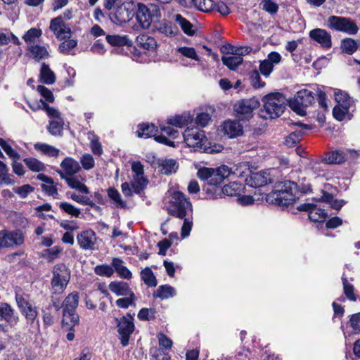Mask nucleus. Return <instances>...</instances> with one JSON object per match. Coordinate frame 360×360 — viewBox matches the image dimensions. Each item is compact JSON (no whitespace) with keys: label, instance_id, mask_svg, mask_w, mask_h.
Segmentation results:
<instances>
[{"label":"nucleus","instance_id":"obj_63","mask_svg":"<svg viewBox=\"0 0 360 360\" xmlns=\"http://www.w3.org/2000/svg\"><path fill=\"white\" fill-rule=\"evenodd\" d=\"M274 65L269 62L266 59L260 63L259 70L260 72L265 77H268L273 71Z\"/></svg>","mask_w":360,"mask_h":360},{"label":"nucleus","instance_id":"obj_7","mask_svg":"<svg viewBox=\"0 0 360 360\" xmlns=\"http://www.w3.org/2000/svg\"><path fill=\"white\" fill-rule=\"evenodd\" d=\"M314 98L311 91L302 89L297 92L294 100L290 101L291 109L300 115H305V108L314 102Z\"/></svg>","mask_w":360,"mask_h":360},{"label":"nucleus","instance_id":"obj_58","mask_svg":"<svg viewBox=\"0 0 360 360\" xmlns=\"http://www.w3.org/2000/svg\"><path fill=\"white\" fill-rule=\"evenodd\" d=\"M260 5L262 6L263 10L271 14L276 13L278 10V4L271 0H263Z\"/></svg>","mask_w":360,"mask_h":360},{"label":"nucleus","instance_id":"obj_54","mask_svg":"<svg viewBox=\"0 0 360 360\" xmlns=\"http://www.w3.org/2000/svg\"><path fill=\"white\" fill-rule=\"evenodd\" d=\"M82 167L86 170L91 169L95 165L94 159L91 155L86 153L80 158Z\"/></svg>","mask_w":360,"mask_h":360},{"label":"nucleus","instance_id":"obj_3","mask_svg":"<svg viewBox=\"0 0 360 360\" xmlns=\"http://www.w3.org/2000/svg\"><path fill=\"white\" fill-rule=\"evenodd\" d=\"M79 304V295L76 292L69 294L62 304L63 308V328L72 330L79 323V318L76 312Z\"/></svg>","mask_w":360,"mask_h":360},{"label":"nucleus","instance_id":"obj_27","mask_svg":"<svg viewBox=\"0 0 360 360\" xmlns=\"http://www.w3.org/2000/svg\"><path fill=\"white\" fill-rule=\"evenodd\" d=\"M56 75L50 67L46 63H42L39 72V80L46 84H52L56 82Z\"/></svg>","mask_w":360,"mask_h":360},{"label":"nucleus","instance_id":"obj_15","mask_svg":"<svg viewBox=\"0 0 360 360\" xmlns=\"http://www.w3.org/2000/svg\"><path fill=\"white\" fill-rule=\"evenodd\" d=\"M117 328L121 344L123 347H126L128 345L129 337L134 330L133 318L130 315L123 316L119 321Z\"/></svg>","mask_w":360,"mask_h":360},{"label":"nucleus","instance_id":"obj_28","mask_svg":"<svg viewBox=\"0 0 360 360\" xmlns=\"http://www.w3.org/2000/svg\"><path fill=\"white\" fill-rule=\"evenodd\" d=\"M58 174L61 179H65L67 184H68V186L70 188L76 189L83 193H89V188L86 187V186L82 184L77 179L72 177V176H65L64 172H63L62 171H58Z\"/></svg>","mask_w":360,"mask_h":360},{"label":"nucleus","instance_id":"obj_17","mask_svg":"<svg viewBox=\"0 0 360 360\" xmlns=\"http://www.w3.org/2000/svg\"><path fill=\"white\" fill-rule=\"evenodd\" d=\"M300 211H307L309 212V219L314 222H322L325 221L327 214L321 208H318L313 203H303L297 207Z\"/></svg>","mask_w":360,"mask_h":360},{"label":"nucleus","instance_id":"obj_29","mask_svg":"<svg viewBox=\"0 0 360 360\" xmlns=\"http://www.w3.org/2000/svg\"><path fill=\"white\" fill-rule=\"evenodd\" d=\"M0 316L9 323H16L17 318L15 316L14 309L7 303H1Z\"/></svg>","mask_w":360,"mask_h":360},{"label":"nucleus","instance_id":"obj_22","mask_svg":"<svg viewBox=\"0 0 360 360\" xmlns=\"http://www.w3.org/2000/svg\"><path fill=\"white\" fill-rule=\"evenodd\" d=\"M221 131L229 138L241 136L243 133V127L238 121L227 120L221 126Z\"/></svg>","mask_w":360,"mask_h":360},{"label":"nucleus","instance_id":"obj_43","mask_svg":"<svg viewBox=\"0 0 360 360\" xmlns=\"http://www.w3.org/2000/svg\"><path fill=\"white\" fill-rule=\"evenodd\" d=\"M303 135V131L301 129L295 130L291 132L288 136H287L285 139L284 143L288 147H292L298 143Z\"/></svg>","mask_w":360,"mask_h":360},{"label":"nucleus","instance_id":"obj_12","mask_svg":"<svg viewBox=\"0 0 360 360\" xmlns=\"http://www.w3.org/2000/svg\"><path fill=\"white\" fill-rule=\"evenodd\" d=\"M266 202L281 207H287L294 203L296 197L294 193L290 191L283 192L282 191H274L266 195Z\"/></svg>","mask_w":360,"mask_h":360},{"label":"nucleus","instance_id":"obj_51","mask_svg":"<svg viewBox=\"0 0 360 360\" xmlns=\"http://www.w3.org/2000/svg\"><path fill=\"white\" fill-rule=\"evenodd\" d=\"M24 162L27 167L33 172H40L44 169V164L35 158H26Z\"/></svg>","mask_w":360,"mask_h":360},{"label":"nucleus","instance_id":"obj_37","mask_svg":"<svg viewBox=\"0 0 360 360\" xmlns=\"http://www.w3.org/2000/svg\"><path fill=\"white\" fill-rule=\"evenodd\" d=\"M174 20L177 22L184 32L189 36H192L195 34V31L193 29V25L188 21L186 18H184L180 14H175L173 16Z\"/></svg>","mask_w":360,"mask_h":360},{"label":"nucleus","instance_id":"obj_32","mask_svg":"<svg viewBox=\"0 0 360 360\" xmlns=\"http://www.w3.org/2000/svg\"><path fill=\"white\" fill-rule=\"evenodd\" d=\"M192 121V117L189 116V115H178L173 117H169L167 120L168 124L182 128L185 126H186L188 123H190Z\"/></svg>","mask_w":360,"mask_h":360},{"label":"nucleus","instance_id":"obj_4","mask_svg":"<svg viewBox=\"0 0 360 360\" xmlns=\"http://www.w3.org/2000/svg\"><path fill=\"white\" fill-rule=\"evenodd\" d=\"M51 290L55 294L62 293L70 281V274L68 268L63 264H58L53 269Z\"/></svg>","mask_w":360,"mask_h":360},{"label":"nucleus","instance_id":"obj_38","mask_svg":"<svg viewBox=\"0 0 360 360\" xmlns=\"http://www.w3.org/2000/svg\"><path fill=\"white\" fill-rule=\"evenodd\" d=\"M37 150L41 151L50 157H57L59 154V150L55 147L46 143H37L34 145Z\"/></svg>","mask_w":360,"mask_h":360},{"label":"nucleus","instance_id":"obj_48","mask_svg":"<svg viewBox=\"0 0 360 360\" xmlns=\"http://www.w3.org/2000/svg\"><path fill=\"white\" fill-rule=\"evenodd\" d=\"M58 207L65 213L75 217H78L81 214L79 209L67 202H61L58 203Z\"/></svg>","mask_w":360,"mask_h":360},{"label":"nucleus","instance_id":"obj_30","mask_svg":"<svg viewBox=\"0 0 360 360\" xmlns=\"http://www.w3.org/2000/svg\"><path fill=\"white\" fill-rule=\"evenodd\" d=\"M334 96L338 105L345 106V108H349L354 103L352 98L341 90L335 91Z\"/></svg>","mask_w":360,"mask_h":360},{"label":"nucleus","instance_id":"obj_49","mask_svg":"<svg viewBox=\"0 0 360 360\" xmlns=\"http://www.w3.org/2000/svg\"><path fill=\"white\" fill-rule=\"evenodd\" d=\"M63 124L64 122L62 118L56 119L50 122L48 130L53 136L60 135L63 128Z\"/></svg>","mask_w":360,"mask_h":360},{"label":"nucleus","instance_id":"obj_33","mask_svg":"<svg viewBox=\"0 0 360 360\" xmlns=\"http://www.w3.org/2000/svg\"><path fill=\"white\" fill-rule=\"evenodd\" d=\"M158 129L154 124H142L138 126L136 136L141 138H149L155 136Z\"/></svg>","mask_w":360,"mask_h":360},{"label":"nucleus","instance_id":"obj_5","mask_svg":"<svg viewBox=\"0 0 360 360\" xmlns=\"http://www.w3.org/2000/svg\"><path fill=\"white\" fill-rule=\"evenodd\" d=\"M327 22L329 28L348 34H355L359 30L358 26L353 20L345 17L331 15L328 18Z\"/></svg>","mask_w":360,"mask_h":360},{"label":"nucleus","instance_id":"obj_59","mask_svg":"<svg viewBox=\"0 0 360 360\" xmlns=\"http://www.w3.org/2000/svg\"><path fill=\"white\" fill-rule=\"evenodd\" d=\"M211 114L207 111L201 112L196 117L195 123L202 127H206L211 121Z\"/></svg>","mask_w":360,"mask_h":360},{"label":"nucleus","instance_id":"obj_41","mask_svg":"<svg viewBox=\"0 0 360 360\" xmlns=\"http://www.w3.org/2000/svg\"><path fill=\"white\" fill-rule=\"evenodd\" d=\"M141 276L146 285L150 287H155L157 285L156 278L149 267H146L141 271Z\"/></svg>","mask_w":360,"mask_h":360},{"label":"nucleus","instance_id":"obj_40","mask_svg":"<svg viewBox=\"0 0 360 360\" xmlns=\"http://www.w3.org/2000/svg\"><path fill=\"white\" fill-rule=\"evenodd\" d=\"M223 64L231 70H235L239 65L243 63V58L238 55H232L229 56H223L221 58Z\"/></svg>","mask_w":360,"mask_h":360},{"label":"nucleus","instance_id":"obj_14","mask_svg":"<svg viewBox=\"0 0 360 360\" xmlns=\"http://www.w3.org/2000/svg\"><path fill=\"white\" fill-rule=\"evenodd\" d=\"M131 170L134 179L133 188L136 193H139L146 187L148 182L144 176L143 165L140 162H133Z\"/></svg>","mask_w":360,"mask_h":360},{"label":"nucleus","instance_id":"obj_21","mask_svg":"<svg viewBox=\"0 0 360 360\" xmlns=\"http://www.w3.org/2000/svg\"><path fill=\"white\" fill-rule=\"evenodd\" d=\"M354 154L355 152L353 150H347L343 151L337 150L328 153L324 158V161L327 164H342L345 162L349 156Z\"/></svg>","mask_w":360,"mask_h":360},{"label":"nucleus","instance_id":"obj_55","mask_svg":"<svg viewBox=\"0 0 360 360\" xmlns=\"http://www.w3.org/2000/svg\"><path fill=\"white\" fill-rule=\"evenodd\" d=\"M21 311L26 319L31 323H33L37 316V309L32 304L27 306V307L21 309Z\"/></svg>","mask_w":360,"mask_h":360},{"label":"nucleus","instance_id":"obj_23","mask_svg":"<svg viewBox=\"0 0 360 360\" xmlns=\"http://www.w3.org/2000/svg\"><path fill=\"white\" fill-rule=\"evenodd\" d=\"M27 49L31 54V57L37 62L46 60L49 57V53L46 46L32 44L27 46Z\"/></svg>","mask_w":360,"mask_h":360},{"label":"nucleus","instance_id":"obj_36","mask_svg":"<svg viewBox=\"0 0 360 360\" xmlns=\"http://www.w3.org/2000/svg\"><path fill=\"white\" fill-rule=\"evenodd\" d=\"M155 29L159 32L165 34L167 37H173L176 34V30L172 22L162 20L155 25Z\"/></svg>","mask_w":360,"mask_h":360},{"label":"nucleus","instance_id":"obj_34","mask_svg":"<svg viewBox=\"0 0 360 360\" xmlns=\"http://www.w3.org/2000/svg\"><path fill=\"white\" fill-rule=\"evenodd\" d=\"M123 264V261L120 259L114 258L112 259V265L118 275L123 278L129 279L131 278L132 274Z\"/></svg>","mask_w":360,"mask_h":360},{"label":"nucleus","instance_id":"obj_20","mask_svg":"<svg viewBox=\"0 0 360 360\" xmlns=\"http://www.w3.org/2000/svg\"><path fill=\"white\" fill-rule=\"evenodd\" d=\"M309 37L319 43L323 48H330L332 46L331 35L326 30L316 28L310 31Z\"/></svg>","mask_w":360,"mask_h":360},{"label":"nucleus","instance_id":"obj_47","mask_svg":"<svg viewBox=\"0 0 360 360\" xmlns=\"http://www.w3.org/2000/svg\"><path fill=\"white\" fill-rule=\"evenodd\" d=\"M136 296L135 294H131L124 297L117 299L115 301V304L119 308L127 309L129 306H135Z\"/></svg>","mask_w":360,"mask_h":360},{"label":"nucleus","instance_id":"obj_56","mask_svg":"<svg viewBox=\"0 0 360 360\" xmlns=\"http://www.w3.org/2000/svg\"><path fill=\"white\" fill-rule=\"evenodd\" d=\"M15 300L20 310L32 304L30 301V297L27 294L16 293Z\"/></svg>","mask_w":360,"mask_h":360},{"label":"nucleus","instance_id":"obj_19","mask_svg":"<svg viewBox=\"0 0 360 360\" xmlns=\"http://www.w3.org/2000/svg\"><path fill=\"white\" fill-rule=\"evenodd\" d=\"M50 29L59 39H65L71 36V29L65 24L61 17H57L51 20Z\"/></svg>","mask_w":360,"mask_h":360},{"label":"nucleus","instance_id":"obj_13","mask_svg":"<svg viewBox=\"0 0 360 360\" xmlns=\"http://www.w3.org/2000/svg\"><path fill=\"white\" fill-rule=\"evenodd\" d=\"M274 169L268 171H259L251 174L250 178L247 179L248 184L252 187H262L268 184L274 183L275 181Z\"/></svg>","mask_w":360,"mask_h":360},{"label":"nucleus","instance_id":"obj_46","mask_svg":"<svg viewBox=\"0 0 360 360\" xmlns=\"http://www.w3.org/2000/svg\"><path fill=\"white\" fill-rule=\"evenodd\" d=\"M41 30L37 28H31L22 37V39L28 45L35 44V40L41 35Z\"/></svg>","mask_w":360,"mask_h":360},{"label":"nucleus","instance_id":"obj_24","mask_svg":"<svg viewBox=\"0 0 360 360\" xmlns=\"http://www.w3.org/2000/svg\"><path fill=\"white\" fill-rule=\"evenodd\" d=\"M109 290L117 296H127L134 294L128 283L123 281H113L108 285Z\"/></svg>","mask_w":360,"mask_h":360},{"label":"nucleus","instance_id":"obj_18","mask_svg":"<svg viewBox=\"0 0 360 360\" xmlns=\"http://www.w3.org/2000/svg\"><path fill=\"white\" fill-rule=\"evenodd\" d=\"M77 240L79 246L85 250H93L95 249L97 237L92 230H86L82 231L77 236Z\"/></svg>","mask_w":360,"mask_h":360},{"label":"nucleus","instance_id":"obj_64","mask_svg":"<svg viewBox=\"0 0 360 360\" xmlns=\"http://www.w3.org/2000/svg\"><path fill=\"white\" fill-rule=\"evenodd\" d=\"M351 327L355 333H360V312L353 314L349 319Z\"/></svg>","mask_w":360,"mask_h":360},{"label":"nucleus","instance_id":"obj_10","mask_svg":"<svg viewBox=\"0 0 360 360\" xmlns=\"http://www.w3.org/2000/svg\"><path fill=\"white\" fill-rule=\"evenodd\" d=\"M160 17V13L155 6H151L150 8L147 7L143 4H138V10L136 13L137 22L143 29H148L151 23L153 17Z\"/></svg>","mask_w":360,"mask_h":360},{"label":"nucleus","instance_id":"obj_26","mask_svg":"<svg viewBox=\"0 0 360 360\" xmlns=\"http://www.w3.org/2000/svg\"><path fill=\"white\" fill-rule=\"evenodd\" d=\"M178 169V165L176 160L173 159H165L159 160V172L165 175H170L175 173Z\"/></svg>","mask_w":360,"mask_h":360},{"label":"nucleus","instance_id":"obj_1","mask_svg":"<svg viewBox=\"0 0 360 360\" xmlns=\"http://www.w3.org/2000/svg\"><path fill=\"white\" fill-rule=\"evenodd\" d=\"M245 165L240 164L229 168L226 165H221L217 168L201 167L198 170L197 176L202 181H207L210 185L217 186L223 182V181L229 176H240L244 173L243 171H239Z\"/></svg>","mask_w":360,"mask_h":360},{"label":"nucleus","instance_id":"obj_8","mask_svg":"<svg viewBox=\"0 0 360 360\" xmlns=\"http://www.w3.org/2000/svg\"><path fill=\"white\" fill-rule=\"evenodd\" d=\"M256 98L243 99L237 101L233 106L236 116L241 120H250L252 117L253 111L259 106Z\"/></svg>","mask_w":360,"mask_h":360},{"label":"nucleus","instance_id":"obj_16","mask_svg":"<svg viewBox=\"0 0 360 360\" xmlns=\"http://www.w3.org/2000/svg\"><path fill=\"white\" fill-rule=\"evenodd\" d=\"M134 15V10L132 4L124 3L117 8L114 14L110 15L111 20L117 24L126 23Z\"/></svg>","mask_w":360,"mask_h":360},{"label":"nucleus","instance_id":"obj_53","mask_svg":"<svg viewBox=\"0 0 360 360\" xmlns=\"http://www.w3.org/2000/svg\"><path fill=\"white\" fill-rule=\"evenodd\" d=\"M342 283H343V288H344V293L346 295V297L352 300L355 301L356 300V297L354 293V287L352 284L349 283L347 278L345 277H342Z\"/></svg>","mask_w":360,"mask_h":360},{"label":"nucleus","instance_id":"obj_42","mask_svg":"<svg viewBox=\"0 0 360 360\" xmlns=\"http://www.w3.org/2000/svg\"><path fill=\"white\" fill-rule=\"evenodd\" d=\"M340 48L342 52L352 55L357 49V41L351 38L342 40Z\"/></svg>","mask_w":360,"mask_h":360},{"label":"nucleus","instance_id":"obj_31","mask_svg":"<svg viewBox=\"0 0 360 360\" xmlns=\"http://www.w3.org/2000/svg\"><path fill=\"white\" fill-rule=\"evenodd\" d=\"M138 45L147 50H154L158 46L156 40L148 35L142 34L136 38Z\"/></svg>","mask_w":360,"mask_h":360},{"label":"nucleus","instance_id":"obj_50","mask_svg":"<svg viewBox=\"0 0 360 360\" xmlns=\"http://www.w3.org/2000/svg\"><path fill=\"white\" fill-rule=\"evenodd\" d=\"M67 39L63 41L60 46H59V51L60 53H69L72 49L75 48L77 45V41L71 39L70 37H67Z\"/></svg>","mask_w":360,"mask_h":360},{"label":"nucleus","instance_id":"obj_45","mask_svg":"<svg viewBox=\"0 0 360 360\" xmlns=\"http://www.w3.org/2000/svg\"><path fill=\"white\" fill-rule=\"evenodd\" d=\"M193 8L202 11L210 12L214 8V4L212 0H195Z\"/></svg>","mask_w":360,"mask_h":360},{"label":"nucleus","instance_id":"obj_52","mask_svg":"<svg viewBox=\"0 0 360 360\" xmlns=\"http://www.w3.org/2000/svg\"><path fill=\"white\" fill-rule=\"evenodd\" d=\"M0 146L11 158L15 160H18L20 158V155L1 138H0Z\"/></svg>","mask_w":360,"mask_h":360},{"label":"nucleus","instance_id":"obj_61","mask_svg":"<svg viewBox=\"0 0 360 360\" xmlns=\"http://www.w3.org/2000/svg\"><path fill=\"white\" fill-rule=\"evenodd\" d=\"M297 184L291 181H285L280 182L278 185V189L276 191H282L283 192H292L296 190Z\"/></svg>","mask_w":360,"mask_h":360},{"label":"nucleus","instance_id":"obj_6","mask_svg":"<svg viewBox=\"0 0 360 360\" xmlns=\"http://www.w3.org/2000/svg\"><path fill=\"white\" fill-rule=\"evenodd\" d=\"M25 236L19 229L0 231V250L3 248H12L24 243Z\"/></svg>","mask_w":360,"mask_h":360},{"label":"nucleus","instance_id":"obj_60","mask_svg":"<svg viewBox=\"0 0 360 360\" xmlns=\"http://www.w3.org/2000/svg\"><path fill=\"white\" fill-rule=\"evenodd\" d=\"M178 52L183 56L198 61L199 57L198 56L195 49L192 47H181L178 49Z\"/></svg>","mask_w":360,"mask_h":360},{"label":"nucleus","instance_id":"obj_39","mask_svg":"<svg viewBox=\"0 0 360 360\" xmlns=\"http://www.w3.org/2000/svg\"><path fill=\"white\" fill-rule=\"evenodd\" d=\"M317 200L328 202L332 208L338 210H340L345 202L344 200L333 199V196L330 193L326 192H324L323 195L320 198L317 199Z\"/></svg>","mask_w":360,"mask_h":360},{"label":"nucleus","instance_id":"obj_35","mask_svg":"<svg viewBox=\"0 0 360 360\" xmlns=\"http://www.w3.org/2000/svg\"><path fill=\"white\" fill-rule=\"evenodd\" d=\"M176 295L175 289L169 285H162L158 287L154 293V296L161 300H166Z\"/></svg>","mask_w":360,"mask_h":360},{"label":"nucleus","instance_id":"obj_25","mask_svg":"<svg viewBox=\"0 0 360 360\" xmlns=\"http://www.w3.org/2000/svg\"><path fill=\"white\" fill-rule=\"evenodd\" d=\"M60 167L67 176H72L81 169L79 162L72 158L64 159L60 163Z\"/></svg>","mask_w":360,"mask_h":360},{"label":"nucleus","instance_id":"obj_11","mask_svg":"<svg viewBox=\"0 0 360 360\" xmlns=\"http://www.w3.org/2000/svg\"><path fill=\"white\" fill-rule=\"evenodd\" d=\"M172 202L175 207L173 214L179 219L184 218L188 212L192 211L191 203L186 198L185 195L180 192H174Z\"/></svg>","mask_w":360,"mask_h":360},{"label":"nucleus","instance_id":"obj_2","mask_svg":"<svg viewBox=\"0 0 360 360\" xmlns=\"http://www.w3.org/2000/svg\"><path fill=\"white\" fill-rule=\"evenodd\" d=\"M263 107L259 116L263 119H274L280 117L285 109V98L280 93L266 95L263 98Z\"/></svg>","mask_w":360,"mask_h":360},{"label":"nucleus","instance_id":"obj_62","mask_svg":"<svg viewBox=\"0 0 360 360\" xmlns=\"http://www.w3.org/2000/svg\"><path fill=\"white\" fill-rule=\"evenodd\" d=\"M349 108H345V106L336 105L333 108V114L334 117L338 120H344L345 115L347 113Z\"/></svg>","mask_w":360,"mask_h":360},{"label":"nucleus","instance_id":"obj_44","mask_svg":"<svg viewBox=\"0 0 360 360\" xmlns=\"http://www.w3.org/2000/svg\"><path fill=\"white\" fill-rule=\"evenodd\" d=\"M108 195L117 207L122 208L126 207V202L122 200L121 195L115 188L108 189Z\"/></svg>","mask_w":360,"mask_h":360},{"label":"nucleus","instance_id":"obj_57","mask_svg":"<svg viewBox=\"0 0 360 360\" xmlns=\"http://www.w3.org/2000/svg\"><path fill=\"white\" fill-rule=\"evenodd\" d=\"M240 186L239 184H236V182H233L225 185L222 188V192L229 196L236 195L240 191Z\"/></svg>","mask_w":360,"mask_h":360},{"label":"nucleus","instance_id":"obj_9","mask_svg":"<svg viewBox=\"0 0 360 360\" xmlns=\"http://www.w3.org/2000/svg\"><path fill=\"white\" fill-rule=\"evenodd\" d=\"M184 139L186 145L195 150H207L203 147L206 142L205 132L198 128H187L184 133Z\"/></svg>","mask_w":360,"mask_h":360}]
</instances>
